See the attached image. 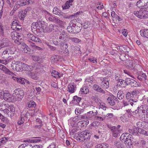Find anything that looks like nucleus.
I'll return each instance as SVG.
<instances>
[{
	"label": "nucleus",
	"instance_id": "1",
	"mask_svg": "<svg viewBox=\"0 0 148 148\" xmlns=\"http://www.w3.org/2000/svg\"><path fill=\"white\" fill-rule=\"evenodd\" d=\"M74 21V20H72L70 23V26L67 27V29L70 33H77L81 31L82 29V26L81 27L76 26L75 24H73Z\"/></svg>",
	"mask_w": 148,
	"mask_h": 148
},
{
	"label": "nucleus",
	"instance_id": "2",
	"mask_svg": "<svg viewBox=\"0 0 148 148\" xmlns=\"http://www.w3.org/2000/svg\"><path fill=\"white\" fill-rule=\"evenodd\" d=\"M24 93L23 90L18 88L14 91L13 95L14 101H20L23 97Z\"/></svg>",
	"mask_w": 148,
	"mask_h": 148
},
{
	"label": "nucleus",
	"instance_id": "64",
	"mask_svg": "<svg viewBox=\"0 0 148 148\" xmlns=\"http://www.w3.org/2000/svg\"><path fill=\"white\" fill-rule=\"evenodd\" d=\"M138 92V91L137 90H134L132 91L130 93L132 95V97H134V95H136Z\"/></svg>",
	"mask_w": 148,
	"mask_h": 148
},
{
	"label": "nucleus",
	"instance_id": "18",
	"mask_svg": "<svg viewBox=\"0 0 148 148\" xmlns=\"http://www.w3.org/2000/svg\"><path fill=\"white\" fill-rule=\"evenodd\" d=\"M86 135V132H82L79 134L77 136V138L81 141H83L85 140L86 138L85 136Z\"/></svg>",
	"mask_w": 148,
	"mask_h": 148
},
{
	"label": "nucleus",
	"instance_id": "43",
	"mask_svg": "<svg viewBox=\"0 0 148 148\" xmlns=\"http://www.w3.org/2000/svg\"><path fill=\"white\" fill-rule=\"evenodd\" d=\"M140 10L139 11H134V14L137 17L140 18H142V16L140 14Z\"/></svg>",
	"mask_w": 148,
	"mask_h": 148
},
{
	"label": "nucleus",
	"instance_id": "44",
	"mask_svg": "<svg viewBox=\"0 0 148 148\" xmlns=\"http://www.w3.org/2000/svg\"><path fill=\"white\" fill-rule=\"evenodd\" d=\"M101 88L98 85L95 84L93 86V88L96 91L99 92Z\"/></svg>",
	"mask_w": 148,
	"mask_h": 148
},
{
	"label": "nucleus",
	"instance_id": "48",
	"mask_svg": "<svg viewBox=\"0 0 148 148\" xmlns=\"http://www.w3.org/2000/svg\"><path fill=\"white\" fill-rule=\"evenodd\" d=\"M128 133H123L122 134L120 138L121 140H125V138L128 137L127 136L128 135Z\"/></svg>",
	"mask_w": 148,
	"mask_h": 148
},
{
	"label": "nucleus",
	"instance_id": "56",
	"mask_svg": "<svg viewBox=\"0 0 148 148\" xmlns=\"http://www.w3.org/2000/svg\"><path fill=\"white\" fill-rule=\"evenodd\" d=\"M59 10H58V8L56 7H55L53 9V14H56V15H57L59 13Z\"/></svg>",
	"mask_w": 148,
	"mask_h": 148
},
{
	"label": "nucleus",
	"instance_id": "12",
	"mask_svg": "<svg viewBox=\"0 0 148 148\" xmlns=\"http://www.w3.org/2000/svg\"><path fill=\"white\" fill-rule=\"evenodd\" d=\"M27 36L29 39L35 42H39L40 40L38 36L36 35L29 34L27 35Z\"/></svg>",
	"mask_w": 148,
	"mask_h": 148
},
{
	"label": "nucleus",
	"instance_id": "28",
	"mask_svg": "<svg viewBox=\"0 0 148 148\" xmlns=\"http://www.w3.org/2000/svg\"><path fill=\"white\" fill-rule=\"evenodd\" d=\"M22 49V51L25 53H27L28 51L30 52L31 50V49L26 45L23 46Z\"/></svg>",
	"mask_w": 148,
	"mask_h": 148
},
{
	"label": "nucleus",
	"instance_id": "51",
	"mask_svg": "<svg viewBox=\"0 0 148 148\" xmlns=\"http://www.w3.org/2000/svg\"><path fill=\"white\" fill-rule=\"evenodd\" d=\"M127 47V46L125 45L121 46L119 47V49L121 51L125 52L126 49Z\"/></svg>",
	"mask_w": 148,
	"mask_h": 148
},
{
	"label": "nucleus",
	"instance_id": "60",
	"mask_svg": "<svg viewBox=\"0 0 148 148\" xmlns=\"http://www.w3.org/2000/svg\"><path fill=\"white\" fill-rule=\"evenodd\" d=\"M130 101L127 102L124 100H123L122 103L123 104V106L125 107L127 106H129L130 105Z\"/></svg>",
	"mask_w": 148,
	"mask_h": 148
},
{
	"label": "nucleus",
	"instance_id": "13",
	"mask_svg": "<svg viewBox=\"0 0 148 148\" xmlns=\"http://www.w3.org/2000/svg\"><path fill=\"white\" fill-rule=\"evenodd\" d=\"M4 99L8 101H14L13 96H12L10 93L8 92H5Z\"/></svg>",
	"mask_w": 148,
	"mask_h": 148
},
{
	"label": "nucleus",
	"instance_id": "8",
	"mask_svg": "<svg viewBox=\"0 0 148 148\" xmlns=\"http://www.w3.org/2000/svg\"><path fill=\"white\" fill-rule=\"evenodd\" d=\"M108 128L112 131V135L114 137H116L118 135L119 136V134L121 132V130L120 129H118V127H116L115 126L109 127Z\"/></svg>",
	"mask_w": 148,
	"mask_h": 148
},
{
	"label": "nucleus",
	"instance_id": "36",
	"mask_svg": "<svg viewBox=\"0 0 148 148\" xmlns=\"http://www.w3.org/2000/svg\"><path fill=\"white\" fill-rule=\"evenodd\" d=\"M54 23H57L59 25V26H62L63 24V22L58 18L56 17L55 18Z\"/></svg>",
	"mask_w": 148,
	"mask_h": 148
},
{
	"label": "nucleus",
	"instance_id": "58",
	"mask_svg": "<svg viewBox=\"0 0 148 148\" xmlns=\"http://www.w3.org/2000/svg\"><path fill=\"white\" fill-rule=\"evenodd\" d=\"M52 76L54 77H57L58 74V72L56 71H53L52 72Z\"/></svg>",
	"mask_w": 148,
	"mask_h": 148
},
{
	"label": "nucleus",
	"instance_id": "57",
	"mask_svg": "<svg viewBox=\"0 0 148 148\" xmlns=\"http://www.w3.org/2000/svg\"><path fill=\"white\" fill-rule=\"evenodd\" d=\"M114 145L115 146H116L118 148H119L121 147L123 144H121L120 142L119 141H116L114 142Z\"/></svg>",
	"mask_w": 148,
	"mask_h": 148
},
{
	"label": "nucleus",
	"instance_id": "22",
	"mask_svg": "<svg viewBox=\"0 0 148 148\" xmlns=\"http://www.w3.org/2000/svg\"><path fill=\"white\" fill-rule=\"evenodd\" d=\"M140 33L142 36L148 38V29H144L140 30Z\"/></svg>",
	"mask_w": 148,
	"mask_h": 148
},
{
	"label": "nucleus",
	"instance_id": "21",
	"mask_svg": "<svg viewBox=\"0 0 148 148\" xmlns=\"http://www.w3.org/2000/svg\"><path fill=\"white\" fill-rule=\"evenodd\" d=\"M12 26L11 27L12 28L15 30H19L20 28L18 27H17V26H18V23L17 22V21H13L12 23Z\"/></svg>",
	"mask_w": 148,
	"mask_h": 148
},
{
	"label": "nucleus",
	"instance_id": "20",
	"mask_svg": "<svg viewBox=\"0 0 148 148\" xmlns=\"http://www.w3.org/2000/svg\"><path fill=\"white\" fill-rule=\"evenodd\" d=\"M147 75L146 74L142 72H140L138 76L137 77V78L140 81L145 80L147 79Z\"/></svg>",
	"mask_w": 148,
	"mask_h": 148
},
{
	"label": "nucleus",
	"instance_id": "49",
	"mask_svg": "<svg viewBox=\"0 0 148 148\" xmlns=\"http://www.w3.org/2000/svg\"><path fill=\"white\" fill-rule=\"evenodd\" d=\"M32 59L34 61H39L40 58V57L38 56H32Z\"/></svg>",
	"mask_w": 148,
	"mask_h": 148
},
{
	"label": "nucleus",
	"instance_id": "45",
	"mask_svg": "<svg viewBox=\"0 0 148 148\" xmlns=\"http://www.w3.org/2000/svg\"><path fill=\"white\" fill-rule=\"evenodd\" d=\"M69 38L72 42L76 43L79 42L81 41V40H80L77 38L70 37Z\"/></svg>",
	"mask_w": 148,
	"mask_h": 148
},
{
	"label": "nucleus",
	"instance_id": "11",
	"mask_svg": "<svg viewBox=\"0 0 148 148\" xmlns=\"http://www.w3.org/2000/svg\"><path fill=\"white\" fill-rule=\"evenodd\" d=\"M102 82L101 83V86L103 88L107 89L109 87V81L106 78H103L101 79Z\"/></svg>",
	"mask_w": 148,
	"mask_h": 148
},
{
	"label": "nucleus",
	"instance_id": "40",
	"mask_svg": "<svg viewBox=\"0 0 148 148\" xmlns=\"http://www.w3.org/2000/svg\"><path fill=\"white\" fill-rule=\"evenodd\" d=\"M137 101H134L133 99L130 100V105H131L132 106L137 107L139 106L137 103Z\"/></svg>",
	"mask_w": 148,
	"mask_h": 148
},
{
	"label": "nucleus",
	"instance_id": "33",
	"mask_svg": "<svg viewBox=\"0 0 148 148\" xmlns=\"http://www.w3.org/2000/svg\"><path fill=\"white\" fill-rule=\"evenodd\" d=\"M30 3L29 0H20L19 5L21 6H24L27 5Z\"/></svg>",
	"mask_w": 148,
	"mask_h": 148
},
{
	"label": "nucleus",
	"instance_id": "25",
	"mask_svg": "<svg viewBox=\"0 0 148 148\" xmlns=\"http://www.w3.org/2000/svg\"><path fill=\"white\" fill-rule=\"evenodd\" d=\"M32 146L30 143H24L20 145L18 148H32Z\"/></svg>",
	"mask_w": 148,
	"mask_h": 148
},
{
	"label": "nucleus",
	"instance_id": "47",
	"mask_svg": "<svg viewBox=\"0 0 148 148\" xmlns=\"http://www.w3.org/2000/svg\"><path fill=\"white\" fill-rule=\"evenodd\" d=\"M75 113L76 115H77L78 114H79L83 113V110L82 109H79L76 108L75 110Z\"/></svg>",
	"mask_w": 148,
	"mask_h": 148
},
{
	"label": "nucleus",
	"instance_id": "39",
	"mask_svg": "<svg viewBox=\"0 0 148 148\" xmlns=\"http://www.w3.org/2000/svg\"><path fill=\"white\" fill-rule=\"evenodd\" d=\"M71 6V5H69L68 2H66V3L62 5V7L63 10H66L69 9Z\"/></svg>",
	"mask_w": 148,
	"mask_h": 148
},
{
	"label": "nucleus",
	"instance_id": "62",
	"mask_svg": "<svg viewBox=\"0 0 148 148\" xmlns=\"http://www.w3.org/2000/svg\"><path fill=\"white\" fill-rule=\"evenodd\" d=\"M99 123L97 121L93 122L91 124V125L96 127L99 125Z\"/></svg>",
	"mask_w": 148,
	"mask_h": 148
},
{
	"label": "nucleus",
	"instance_id": "53",
	"mask_svg": "<svg viewBox=\"0 0 148 148\" xmlns=\"http://www.w3.org/2000/svg\"><path fill=\"white\" fill-rule=\"evenodd\" d=\"M121 78V75L119 74H117L115 75L114 78L115 79L118 81Z\"/></svg>",
	"mask_w": 148,
	"mask_h": 148
},
{
	"label": "nucleus",
	"instance_id": "27",
	"mask_svg": "<svg viewBox=\"0 0 148 148\" xmlns=\"http://www.w3.org/2000/svg\"><path fill=\"white\" fill-rule=\"evenodd\" d=\"M81 120H84L83 115H79L76 116L73 118L72 119V121L75 122Z\"/></svg>",
	"mask_w": 148,
	"mask_h": 148
},
{
	"label": "nucleus",
	"instance_id": "46",
	"mask_svg": "<svg viewBox=\"0 0 148 148\" xmlns=\"http://www.w3.org/2000/svg\"><path fill=\"white\" fill-rule=\"evenodd\" d=\"M59 56L57 55H55L53 56H52L51 58V60L52 61L56 62L58 60V58Z\"/></svg>",
	"mask_w": 148,
	"mask_h": 148
},
{
	"label": "nucleus",
	"instance_id": "6",
	"mask_svg": "<svg viewBox=\"0 0 148 148\" xmlns=\"http://www.w3.org/2000/svg\"><path fill=\"white\" fill-rule=\"evenodd\" d=\"M137 6L142 9H148V0H140L136 3Z\"/></svg>",
	"mask_w": 148,
	"mask_h": 148
},
{
	"label": "nucleus",
	"instance_id": "23",
	"mask_svg": "<svg viewBox=\"0 0 148 148\" xmlns=\"http://www.w3.org/2000/svg\"><path fill=\"white\" fill-rule=\"evenodd\" d=\"M23 70L27 71H31L33 69V67L32 66H30L24 63L23 65Z\"/></svg>",
	"mask_w": 148,
	"mask_h": 148
},
{
	"label": "nucleus",
	"instance_id": "54",
	"mask_svg": "<svg viewBox=\"0 0 148 148\" xmlns=\"http://www.w3.org/2000/svg\"><path fill=\"white\" fill-rule=\"evenodd\" d=\"M0 32L2 34L4 33L3 25L0 22Z\"/></svg>",
	"mask_w": 148,
	"mask_h": 148
},
{
	"label": "nucleus",
	"instance_id": "29",
	"mask_svg": "<svg viewBox=\"0 0 148 148\" xmlns=\"http://www.w3.org/2000/svg\"><path fill=\"white\" fill-rule=\"evenodd\" d=\"M132 138H131L129 140L124 142L125 144L128 148H132Z\"/></svg>",
	"mask_w": 148,
	"mask_h": 148
},
{
	"label": "nucleus",
	"instance_id": "5",
	"mask_svg": "<svg viewBox=\"0 0 148 148\" xmlns=\"http://www.w3.org/2000/svg\"><path fill=\"white\" fill-rule=\"evenodd\" d=\"M15 109L12 105L8 106L3 111V112L6 114L7 116L10 117L14 116V114Z\"/></svg>",
	"mask_w": 148,
	"mask_h": 148
},
{
	"label": "nucleus",
	"instance_id": "42",
	"mask_svg": "<svg viewBox=\"0 0 148 148\" xmlns=\"http://www.w3.org/2000/svg\"><path fill=\"white\" fill-rule=\"evenodd\" d=\"M36 106V103L32 101H30L28 103V106L29 108L35 107Z\"/></svg>",
	"mask_w": 148,
	"mask_h": 148
},
{
	"label": "nucleus",
	"instance_id": "61",
	"mask_svg": "<svg viewBox=\"0 0 148 148\" xmlns=\"http://www.w3.org/2000/svg\"><path fill=\"white\" fill-rule=\"evenodd\" d=\"M4 4L3 0H0V10H2Z\"/></svg>",
	"mask_w": 148,
	"mask_h": 148
},
{
	"label": "nucleus",
	"instance_id": "3",
	"mask_svg": "<svg viewBox=\"0 0 148 148\" xmlns=\"http://www.w3.org/2000/svg\"><path fill=\"white\" fill-rule=\"evenodd\" d=\"M44 22L41 21H37L36 22H33L31 25L32 30L34 31L39 30H42Z\"/></svg>",
	"mask_w": 148,
	"mask_h": 148
},
{
	"label": "nucleus",
	"instance_id": "15",
	"mask_svg": "<svg viewBox=\"0 0 148 148\" xmlns=\"http://www.w3.org/2000/svg\"><path fill=\"white\" fill-rule=\"evenodd\" d=\"M24 63L19 61L16 62L15 69L17 71H20L23 70Z\"/></svg>",
	"mask_w": 148,
	"mask_h": 148
},
{
	"label": "nucleus",
	"instance_id": "4",
	"mask_svg": "<svg viewBox=\"0 0 148 148\" xmlns=\"http://www.w3.org/2000/svg\"><path fill=\"white\" fill-rule=\"evenodd\" d=\"M98 112L97 111L94 112L92 111L88 112L87 113L83 114V119H87L89 120H93L95 116L97 114Z\"/></svg>",
	"mask_w": 148,
	"mask_h": 148
},
{
	"label": "nucleus",
	"instance_id": "30",
	"mask_svg": "<svg viewBox=\"0 0 148 148\" xmlns=\"http://www.w3.org/2000/svg\"><path fill=\"white\" fill-rule=\"evenodd\" d=\"M9 105L8 104H6L5 102L0 103V110L4 111L6 108V107L8 106Z\"/></svg>",
	"mask_w": 148,
	"mask_h": 148
},
{
	"label": "nucleus",
	"instance_id": "26",
	"mask_svg": "<svg viewBox=\"0 0 148 148\" xmlns=\"http://www.w3.org/2000/svg\"><path fill=\"white\" fill-rule=\"evenodd\" d=\"M75 90V88L74 85L72 84H70L68 86V91L70 92L73 93L74 92Z\"/></svg>",
	"mask_w": 148,
	"mask_h": 148
},
{
	"label": "nucleus",
	"instance_id": "34",
	"mask_svg": "<svg viewBox=\"0 0 148 148\" xmlns=\"http://www.w3.org/2000/svg\"><path fill=\"white\" fill-rule=\"evenodd\" d=\"M81 99L82 98H81L75 96L73 97V99L72 101L73 103L78 104Z\"/></svg>",
	"mask_w": 148,
	"mask_h": 148
},
{
	"label": "nucleus",
	"instance_id": "41",
	"mask_svg": "<svg viewBox=\"0 0 148 148\" xmlns=\"http://www.w3.org/2000/svg\"><path fill=\"white\" fill-rule=\"evenodd\" d=\"M131 86L132 87H137L138 86H140V84H138L136 81L133 79V80H132V82H131Z\"/></svg>",
	"mask_w": 148,
	"mask_h": 148
},
{
	"label": "nucleus",
	"instance_id": "59",
	"mask_svg": "<svg viewBox=\"0 0 148 148\" xmlns=\"http://www.w3.org/2000/svg\"><path fill=\"white\" fill-rule=\"evenodd\" d=\"M82 26L83 25V28L84 29H86L88 28L89 25L88 23L87 22H85L84 23H81Z\"/></svg>",
	"mask_w": 148,
	"mask_h": 148
},
{
	"label": "nucleus",
	"instance_id": "14",
	"mask_svg": "<svg viewBox=\"0 0 148 148\" xmlns=\"http://www.w3.org/2000/svg\"><path fill=\"white\" fill-rule=\"evenodd\" d=\"M10 44V41L7 38H3L0 41V45L2 48L8 46Z\"/></svg>",
	"mask_w": 148,
	"mask_h": 148
},
{
	"label": "nucleus",
	"instance_id": "24",
	"mask_svg": "<svg viewBox=\"0 0 148 148\" xmlns=\"http://www.w3.org/2000/svg\"><path fill=\"white\" fill-rule=\"evenodd\" d=\"M29 75L30 78L34 80H37L38 78L37 74L33 72H31L29 73Z\"/></svg>",
	"mask_w": 148,
	"mask_h": 148
},
{
	"label": "nucleus",
	"instance_id": "37",
	"mask_svg": "<svg viewBox=\"0 0 148 148\" xmlns=\"http://www.w3.org/2000/svg\"><path fill=\"white\" fill-rule=\"evenodd\" d=\"M27 13V11L26 10L22 11V13L21 15V16H20V18L21 20H24V18L25 17Z\"/></svg>",
	"mask_w": 148,
	"mask_h": 148
},
{
	"label": "nucleus",
	"instance_id": "32",
	"mask_svg": "<svg viewBox=\"0 0 148 148\" xmlns=\"http://www.w3.org/2000/svg\"><path fill=\"white\" fill-rule=\"evenodd\" d=\"M8 48L5 49L3 51L2 56L3 58H7L9 56V52L8 51Z\"/></svg>",
	"mask_w": 148,
	"mask_h": 148
},
{
	"label": "nucleus",
	"instance_id": "7",
	"mask_svg": "<svg viewBox=\"0 0 148 148\" xmlns=\"http://www.w3.org/2000/svg\"><path fill=\"white\" fill-rule=\"evenodd\" d=\"M126 63L128 67L131 69H136L137 67H140V66L138 64H137L135 61L133 60H126Z\"/></svg>",
	"mask_w": 148,
	"mask_h": 148
},
{
	"label": "nucleus",
	"instance_id": "17",
	"mask_svg": "<svg viewBox=\"0 0 148 148\" xmlns=\"http://www.w3.org/2000/svg\"><path fill=\"white\" fill-rule=\"evenodd\" d=\"M45 16L47 20L53 22L56 17L47 12L45 13Z\"/></svg>",
	"mask_w": 148,
	"mask_h": 148
},
{
	"label": "nucleus",
	"instance_id": "63",
	"mask_svg": "<svg viewBox=\"0 0 148 148\" xmlns=\"http://www.w3.org/2000/svg\"><path fill=\"white\" fill-rule=\"evenodd\" d=\"M60 35L62 36V37L63 38V39H64L67 36V33H65L64 31H63L62 32V33L60 34Z\"/></svg>",
	"mask_w": 148,
	"mask_h": 148
},
{
	"label": "nucleus",
	"instance_id": "55",
	"mask_svg": "<svg viewBox=\"0 0 148 148\" xmlns=\"http://www.w3.org/2000/svg\"><path fill=\"white\" fill-rule=\"evenodd\" d=\"M132 80H133V79H130V78H127L125 79L126 85H131V83L132 82Z\"/></svg>",
	"mask_w": 148,
	"mask_h": 148
},
{
	"label": "nucleus",
	"instance_id": "10",
	"mask_svg": "<svg viewBox=\"0 0 148 148\" xmlns=\"http://www.w3.org/2000/svg\"><path fill=\"white\" fill-rule=\"evenodd\" d=\"M54 25L52 24L49 25L48 26L44 24L42 31L44 32H50L54 29Z\"/></svg>",
	"mask_w": 148,
	"mask_h": 148
},
{
	"label": "nucleus",
	"instance_id": "50",
	"mask_svg": "<svg viewBox=\"0 0 148 148\" xmlns=\"http://www.w3.org/2000/svg\"><path fill=\"white\" fill-rule=\"evenodd\" d=\"M27 80L24 79V78H19L18 80V82L21 83L22 84H25V82H26Z\"/></svg>",
	"mask_w": 148,
	"mask_h": 148
},
{
	"label": "nucleus",
	"instance_id": "19",
	"mask_svg": "<svg viewBox=\"0 0 148 148\" xmlns=\"http://www.w3.org/2000/svg\"><path fill=\"white\" fill-rule=\"evenodd\" d=\"M140 14L142 16V18H145L148 17V11L145 9L140 10Z\"/></svg>",
	"mask_w": 148,
	"mask_h": 148
},
{
	"label": "nucleus",
	"instance_id": "31",
	"mask_svg": "<svg viewBox=\"0 0 148 148\" xmlns=\"http://www.w3.org/2000/svg\"><path fill=\"white\" fill-rule=\"evenodd\" d=\"M18 33L16 31H14L11 32V35L12 38L14 40H17L19 37V35H18Z\"/></svg>",
	"mask_w": 148,
	"mask_h": 148
},
{
	"label": "nucleus",
	"instance_id": "52",
	"mask_svg": "<svg viewBox=\"0 0 148 148\" xmlns=\"http://www.w3.org/2000/svg\"><path fill=\"white\" fill-rule=\"evenodd\" d=\"M8 51L9 52V54H13L14 53L15 51V49L13 47H10V48H8Z\"/></svg>",
	"mask_w": 148,
	"mask_h": 148
},
{
	"label": "nucleus",
	"instance_id": "38",
	"mask_svg": "<svg viewBox=\"0 0 148 148\" xmlns=\"http://www.w3.org/2000/svg\"><path fill=\"white\" fill-rule=\"evenodd\" d=\"M117 97L119 99H122L124 97L123 91L120 90L118 92L117 94Z\"/></svg>",
	"mask_w": 148,
	"mask_h": 148
},
{
	"label": "nucleus",
	"instance_id": "35",
	"mask_svg": "<svg viewBox=\"0 0 148 148\" xmlns=\"http://www.w3.org/2000/svg\"><path fill=\"white\" fill-rule=\"evenodd\" d=\"M81 91L84 94L87 93L89 90L87 86H83L82 88L81 89Z\"/></svg>",
	"mask_w": 148,
	"mask_h": 148
},
{
	"label": "nucleus",
	"instance_id": "16",
	"mask_svg": "<svg viewBox=\"0 0 148 148\" xmlns=\"http://www.w3.org/2000/svg\"><path fill=\"white\" fill-rule=\"evenodd\" d=\"M0 69L3 71L5 74L9 75H13V72L10 71L4 65L0 64Z\"/></svg>",
	"mask_w": 148,
	"mask_h": 148
},
{
	"label": "nucleus",
	"instance_id": "9",
	"mask_svg": "<svg viewBox=\"0 0 148 148\" xmlns=\"http://www.w3.org/2000/svg\"><path fill=\"white\" fill-rule=\"evenodd\" d=\"M117 99L116 97L113 95H111L110 97H108L107 100V102L109 105L113 106L115 104L114 101H117Z\"/></svg>",
	"mask_w": 148,
	"mask_h": 148
}]
</instances>
